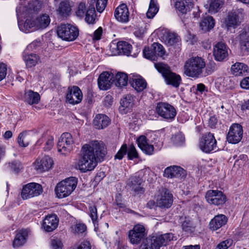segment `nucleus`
I'll use <instances>...</instances> for the list:
<instances>
[{
    "mask_svg": "<svg viewBox=\"0 0 249 249\" xmlns=\"http://www.w3.org/2000/svg\"><path fill=\"white\" fill-rule=\"evenodd\" d=\"M82 154L77 166L81 172L93 170L97 165L98 160H103L107 154L106 145L103 142L97 141L91 144H85L82 148Z\"/></svg>",
    "mask_w": 249,
    "mask_h": 249,
    "instance_id": "1",
    "label": "nucleus"
},
{
    "mask_svg": "<svg viewBox=\"0 0 249 249\" xmlns=\"http://www.w3.org/2000/svg\"><path fill=\"white\" fill-rule=\"evenodd\" d=\"M205 61L201 57H192L187 60L184 66V73L188 76L197 78L202 76Z\"/></svg>",
    "mask_w": 249,
    "mask_h": 249,
    "instance_id": "2",
    "label": "nucleus"
},
{
    "mask_svg": "<svg viewBox=\"0 0 249 249\" xmlns=\"http://www.w3.org/2000/svg\"><path fill=\"white\" fill-rule=\"evenodd\" d=\"M155 68L160 72L163 77L166 84L175 88H178L181 82V78L178 74L171 71L170 68L163 63L155 64Z\"/></svg>",
    "mask_w": 249,
    "mask_h": 249,
    "instance_id": "3",
    "label": "nucleus"
},
{
    "mask_svg": "<svg viewBox=\"0 0 249 249\" xmlns=\"http://www.w3.org/2000/svg\"><path fill=\"white\" fill-rule=\"evenodd\" d=\"M174 235L172 233H167L157 235H149L143 242L144 249H160L166 246L169 242L173 240Z\"/></svg>",
    "mask_w": 249,
    "mask_h": 249,
    "instance_id": "4",
    "label": "nucleus"
},
{
    "mask_svg": "<svg viewBox=\"0 0 249 249\" xmlns=\"http://www.w3.org/2000/svg\"><path fill=\"white\" fill-rule=\"evenodd\" d=\"M77 184V178L73 177L67 178L59 182L55 188V192L57 196L62 198L70 196L75 189Z\"/></svg>",
    "mask_w": 249,
    "mask_h": 249,
    "instance_id": "5",
    "label": "nucleus"
},
{
    "mask_svg": "<svg viewBox=\"0 0 249 249\" xmlns=\"http://www.w3.org/2000/svg\"><path fill=\"white\" fill-rule=\"evenodd\" d=\"M78 27L71 24H61L57 28V34L62 40L67 41L75 40L79 36Z\"/></svg>",
    "mask_w": 249,
    "mask_h": 249,
    "instance_id": "6",
    "label": "nucleus"
},
{
    "mask_svg": "<svg viewBox=\"0 0 249 249\" xmlns=\"http://www.w3.org/2000/svg\"><path fill=\"white\" fill-rule=\"evenodd\" d=\"M155 111L159 116L166 121H173L177 115L176 109L174 107L167 102L158 103Z\"/></svg>",
    "mask_w": 249,
    "mask_h": 249,
    "instance_id": "7",
    "label": "nucleus"
},
{
    "mask_svg": "<svg viewBox=\"0 0 249 249\" xmlns=\"http://www.w3.org/2000/svg\"><path fill=\"white\" fill-rule=\"evenodd\" d=\"M74 146V140L71 134L68 132L63 133L57 142L58 152L66 155L71 152Z\"/></svg>",
    "mask_w": 249,
    "mask_h": 249,
    "instance_id": "8",
    "label": "nucleus"
},
{
    "mask_svg": "<svg viewBox=\"0 0 249 249\" xmlns=\"http://www.w3.org/2000/svg\"><path fill=\"white\" fill-rule=\"evenodd\" d=\"M200 149L206 153H209L217 149V142L213 134L208 132L205 134L199 141Z\"/></svg>",
    "mask_w": 249,
    "mask_h": 249,
    "instance_id": "9",
    "label": "nucleus"
},
{
    "mask_svg": "<svg viewBox=\"0 0 249 249\" xmlns=\"http://www.w3.org/2000/svg\"><path fill=\"white\" fill-rule=\"evenodd\" d=\"M165 53L162 45L157 42L153 43L150 48L145 47L143 50V56L151 60H156L158 56L162 57Z\"/></svg>",
    "mask_w": 249,
    "mask_h": 249,
    "instance_id": "10",
    "label": "nucleus"
},
{
    "mask_svg": "<svg viewBox=\"0 0 249 249\" xmlns=\"http://www.w3.org/2000/svg\"><path fill=\"white\" fill-rule=\"evenodd\" d=\"M42 191L43 189L40 184L31 182L23 186L21 196L23 199H27L39 196Z\"/></svg>",
    "mask_w": 249,
    "mask_h": 249,
    "instance_id": "11",
    "label": "nucleus"
},
{
    "mask_svg": "<svg viewBox=\"0 0 249 249\" xmlns=\"http://www.w3.org/2000/svg\"><path fill=\"white\" fill-rule=\"evenodd\" d=\"M144 227L140 224L135 225L128 232V238L130 242L134 245H138L146 236Z\"/></svg>",
    "mask_w": 249,
    "mask_h": 249,
    "instance_id": "12",
    "label": "nucleus"
},
{
    "mask_svg": "<svg viewBox=\"0 0 249 249\" xmlns=\"http://www.w3.org/2000/svg\"><path fill=\"white\" fill-rule=\"evenodd\" d=\"M243 127L239 124H233L230 127L226 136L228 142L231 144L239 143L243 137Z\"/></svg>",
    "mask_w": 249,
    "mask_h": 249,
    "instance_id": "13",
    "label": "nucleus"
},
{
    "mask_svg": "<svg viewBox=\"0 0 249 249\" xmlns=\"http://www.w3.org/2000/svg\"><path fill=\"white\" fill-rule=\"evenodd\" d=\"M208 203L215 206H222L226 202L227 198L224 194L219 190H208L205 195Z\"/></svg>",
    "mask_w": 249,
    "mask_h": 249,
    "instance_id": "14",
    "label": "nucleus"
},
{
    "mask_svg": "<svg viewBox=\"0 0 249 249\" xmlns=\"http://www.w3.org/2000/svg\"><path fill=\"white\" fill-rule=\"evenodd\" d=\"M160 37L161 41L168 46L176 47L181 45V38L176 33L164 30L162 32Z\"/></svg>",
    "mask_w": 249,
    "mask_h": 249,
    "instance_id": "15",
    "label": "nucleus"
},
{
    "mask_svg": "<svg viewBox=\"0 0 249 249\" xmlns=\"http://www.w3.org/2000/svg\"><path fill=\"white\" fill-rule=\"evenodd\" d=\"M142 179L139 176H133L129 178L127 182L128 187L134 192V195H141L145 192V188L142 186Z\"/></svg>",
    "mask_w": 249,
    "mask_h": 249,
    "instance_id": "16",
    "label": "nucleus"
},
{
    "mask_svg": "<svg viewBox=\"0 0 249 249\" xmlns=\"http://www.w3.org/2000/svg\"><path fill=\"white\" fill-rule=\"evenodd\" d=\"M163 177L168 178H184L186 176V172L182 167L176 165L166 167L164 171Z\"/></svg>",
    "mask_w": 249,
    "mask_h": 249,
    "instance_id": "17",
    "label": "nucleus"
},
{
    "mask_svg": "<svg viewBox=\"0 0 249 249\" xmlns=\"http://www.w3.org/2000/svg\"><path fill=\"white\" fill-rule=\"evenodd\" d=\"M66 99V101L70 104H78L82 100L83 94L78 86L69 87Z\"/></svg>",
    "mask_w": 249,
    "mask_h": 249,
    "instance_id": "18",
    "label": "nucleus"
},
{
    "mask_svg": "<svg viewBox=\"0 0 249 249\" xmlns=\"http://www.w3.org/2000/svg\"><path fill=\"white\" fill-rule=\"evenodd\" d=\"M114 75L111 72L104 71L101 73L97 80L99 88L103 90H107L110 88L114 80Z\"/></svg>",
    "mask_w": 249,
    "mask_h": 249,
    "instance_id": "19",
    "label": "nucleus"
},
{
    "mask_svg": "<svg viewBox=\"0 0 249 249\" xmlns=\"http://www.w3.org/2000/svg\"><path fill=\"white\" fill-rule=\"evenodd\" d=\"M173 195L166 188L162 190L160 198L157 201V206L161 208H169L173 203Z\"/></svg>",
    "mask_w": 249,
    "mask_h": 249,
    "instance_id": "20",
    "label": "nucleus"
},
{
    "mask_svg": "<svg viewBox=\"0 0 249 249\" xmlns=\"http://www.w3.org/2000/svg\"><path fill=\"white\" fill-rule=\"evenodd\" d=\"M213 54L215 59L218 61L224 60L228 56V47L223 42H218L213 47Z\"/></svg>",
    "mask_w": 249,
    "mask_h": 249,
    "instance_id": "21",
    "label": "nucleus"
},
{
    "mask_svg": "<svg viewBox=\"0 0 249 249\" xmlns=\"http://www.w3.org/2000/svg\"><path fill=\"white\" fill-rule=\"evenodd\" d=\"M114 17L118 21L122 23H127L129 21V12L126 4H121L116 8Z\"/></svg>",
    "mask_w": 249,
    "mask_h": 249,
    "instance_id": "22",
    "label": "nucleus"
},
{
    "mask_svg": "<svg viewBox=\"0 0 249 249\" xmlns=\"http://www.w3.org/2000/svg\"><path fill=\"white\" fill-rule=\"evenodd\" d=\"M134 98L131 94L124 96L120 101L119 109L121 113L125 114L130 112L134 106Z\"/></svg>",
    "mask_w": 249,
    "mask_h": 249,
    "instance_id": "23",
    "label": "nucleus"
},
{
    "mask_svg": "<svg viewBox=\"0 0 249 249\" xmlns=\"http://www.w3.org/2000/svg\"><path fill=\"white\" fill-rule=\"evenodd\" d=\"M53 164V159L48 156H44L40 160H36L35 163L36 169L40 172L48 171Z\"/></svg>",
    "mask_w": 249,
    "mask_h": 249,
    "instance_id": "24",
    "label": "nucleus"
},
{
    "mask_svg": "<svg viewBox=\"0 0 249 249\" xmlns=\"http://www.w3.org/2000/svg\"><path fill=\"white\" fill-rule=\"evenodd\" d=\"M227 217L223 214H218L211 220L209 224V229L215 231L225 225L228 222Z\"/></svg>",
    "mask_w": 249,
    "mask_h": 249,
    "instance_id": "25",
    "label": "nucleus"
},
{
    "mask_svg": "<svg viewBox=\"0 0 249 249\" xmlns=\"http://www.w3.org/2000/svg\"><path fill=\"white\" fill-rule=\"evenodd\" d=\"M58 222L59 220L56 214L48 215L43 220L42 226L45 231H52L57 227Z\"/></svg>",
    "mask_w": 249,
    "mask_h": 249,
    "instance_id": "26",
    "label": "nucleus"
},
{
    "mask_svg": "<svg viewBox=\"0 0 249 249\" xmlns=\"http://www.w3.org/2000/svg\"><path fill=\"white\" fill-rule=\"evenodd\" d=\"M240 24L239 13L236 11H231L228 15L225 20V25L228 30L231 28L235 29Z\"/></svg>",
    "mask_w": 249,
    "mask_h": 249,
    "instance_id": "27",
    "label": "nucleus"
},
{
    "mask_svg": "<svg viewBox=\"0 0 249 249\" xmlns=\"http://www.w3.org/2000/svg\"><path fill=\"white\" fill-rule=\"evenodd\" d=\"M111 120L104 114H97L93 120V124L96 129H103L110 124Z\"/></svg>",
    "mask_w": 249,
    "mask_h": 249,
    "instance_id": "28",
    "label": "nucleus"
},
{
    "mask_svg": "<svg viewBox=\"0 0 249 249\" xmlns=\"http://www.w3.org/2000/svg\"><path fill=\"white\" fill-rule=\"evenodd\" d=\"M137 141L138 146L144 153L148 155L153 154L154 147L153 145L148 143V140L145 136H140Z\"/></svg>",
    "mask_w": 249,
    "mask_h": 249,
    "instance_id": "29",
    "label": "nucleus"
},
{
    "mask_svg": "<svg viewBox=\"0 0 249 249\" xmlns=\"http://www.w3.org/2000/svg\"><path fill=\"white\" fill-rule=\"evenodd\" d=\"M28 231L25 229H22L16 234L13 243L14 248H18L23 245L26 242L28 236Z\"/></svg>",
    "mask_w": 249,
    "mask_h": 249,
    "instance_id": "30",
    "label": "nucleus"
},
{
    "mask_svg": "<svg viewBox=\"0 0 249 249\" xmlns=\"http://www.w3.org/2000/svg\"><path fill=\"white\" fill-rule=\"evenodd\" d=\"M132 45L127 42L121 41H119L117 44V50L119 54H123L126 56L130 55L132 50ZM133 57L137 55L135 53L131 54Z\"/></svg>",
    "mask_w": 249,
    "mask_h": 249,
    "instance_id": "31",
    "label": "nucleus"
},
{
    "mask_svg": "<svg viewBox=\"0 0 249 249\" xmlns=\"http://www.w3.org/2000/svg\"><path fill=\"white\" fill-rule=\"evenodd\" d=\"M53 137L52 136H42L36 142V146H40L44 142L43 147L45 151H50L53 147L54 144Z\"/></svg>",
    "mask_w": 249,
    "mask_h": 249,
    "instance_id": "32",
    "label": "nucleus"
},
{
    "mask_svg": "<svg viewBox=\"0 0 249 249\" xmlns=\"http://www.w3.org/2000/svg\"><path fill=\"white\" fill-rule=\"evenodd\" d=\"M71 5L68 0L61 1L59 4L57 12L62 17H67L71 11Z\"/></svg>",
    "mask_w": 249,
    "mask_h": 249,
    "instance_id": "33",
    "label": "nucleus"
},
{
    "mask_svg": "<svg viewBox=\"0 0 249 249\" xmlns=\"http://www.w3.org/2000/svg\"><path fill=\"white\" fill-rule=\"evenodd\" d=\"M194 3L192 0L178 1L175 3L176 8L182 14H186L193 7Z\"/></svg>",
    "mask_w": 249,
    "mask_h": 249,
    "instance_id": "34",
    "label": "nucleus"
},
{
    "mask_svg": "<svg viewBox=\"0 0 249 249\" xmlns=\"http://www.w3.org/2000/svg\"><path fill=\"white\" fill-rule=\"evenodd\" d=\"M248 70V66L243 63L236 62L231 67V73L235 76L245 74Z\"/></svg>",
    "mask_w": 249,
    "mask_h": 249,
    "instance_id": "35",
    "label": "nucleus"
},
{
    "mask_svg": "<svg viewBox=\"0 0 249 249\" xmlns=\"http://www.w3.org/2000/svg\"><path fill=\"white\" fill-rule=\"evenodd\" d=\"M130 85L138 92L143 91L147 86V83L145 80L140 78H133L129 79Z\"/></svg>",
    "mask_w": 249,
    "mask_h": 249,
    "instance_id": "36",
    "label": "nucleus"
},
{
    "mask_svg": "<svg viewBox=\"0 0 249 249\" xmlns=\"http://www.w3.org/2000/svg\"><path fill=\"white\" fill-rule=\"evenodd\" d=\"M36 30L46 28L50 23V18L47 14H43L34 19Z\"/></svg>",
    "mask_w": 249,
    "mask_h": 249,
    "instance_id": "37",
    "label": "nucleus"
},
{
    "mask_svg": "<svg viewBox=\"0 0 249 249\" xmlns=\"http://www.w3.org/2000/svg\"><path fill=\"white\" fill-rule=\"evenodd\" d=\"M85 20L89 24H94L95 22V10L93 0L89 2L88 9L85 14Z\"/></svg>",
    "mask_w": 249,
    "mask_h": 249,
    "instance_id": "38",
    "label": "nucleus"
},
{
    "mask_svg": "<svg viewBox=\"0 0 249 249\" xmlns=\"http://www.w3.org/2000/svg\"><path fill=\"white\" fill-rule=\"evenodd\" d=\"M18 27L21 31L25 33L36 30L34 19H27L24 22H19Z\"/></svg>",
    "mask_w": 249,
    "mask_h": 249,
    "instance_id": "39",
    "label": "nucleus"
},
{
    "mask_svg": "<svg viewBox=\"0 0 249 249\" xmlns=\"http://www.w3.org/2000/svg\"><path fill=\"white\" fill-rule=\"evenodd\" d=\"M24 98L25 101L30 105L37 104L40 99L39 93L31 90L25 93Z\"/></svg>",
    "mask_w": 249,
    "mask_h": 249,
    "instance_id": "40",
    "label": "nucleus"
},
{
    "mask_svg": "<svg viewBox=\"0 0 249 249\" xmlns=\"http://www.w3.org/2000/svg\"><path fill=\"white\" fill-rule=\"evenodd\" d=\"M115 85L119 88L125 86L128 82L127 75L123 72H118L115 76Z\"/></svg>",
    "mask_w": 249,
    "mask_h": 249,
    "instance_id": "41",
    "label": "nucleus"
},
{
    "mask_svg": "<svg viewBox=\"0 0 249 249\" xmlns=\"http://www.w3.org/2000/svg\"><path fill=\"white\" fill-rule=\"evenodd\" d=\"M215 24L214 19L212 17H207L200 23L201 29L204 31H209L213 28Z\"/></svg>",
    "mask_w": 249,
    "mask_h": 249,
    "instance_id": "42",
    "label": "nucleus"
},
{
    "mask_svg": "<svg viewBox=\"0 0 249 249\" xmlns=\"http://www.w3.org/2000/svg\"><path fill=\"white\" fill-rule=\"evenodd\" d=\"M24 60L28 68H32L37 63L39 60V57L36 54L30 53L24 56Z\"/></svg>",
    "mask_w": 249,
    "mask_h": 249,
    "instance_id": "43",
    "label": "nucleus"
},
{
    "mask_svg": "<svg viewBox=\"0 0 249 249\" xmlns=\"http://www.w3.org/2000/svg\"><path fill=\"white\" fill-rule=\"evenodd\" d=\"M89 216L91 219L92 223L94 226V229L96 230L98 228V218L97 209L95 205H91L89 207Z\"/></svg>",
    "mask_w": 249,
    "mask_h": 249,
    "instance_id": "44",
    "label": "nucleus"
},
{
    "mask_svg": "<svg viewBox=\"0 0 249 249\" xmlns=\"http://www.w3.org/2000/svg\"><path fill=\"white\" fill-rule=\"evenodd\" d=\"M159 8L157 5V0H150L149 8L146 13V16L148 18H153L157 14Z\"/></svg>",
    "mask_w": 249,
    "mask_h": 249,
    "instance_id": "45",
    "label": "nucleus"
},
{
    "mask_svg": "<svg viewBox=\"0 0 249 249\" xmlns=\"http://www.w3.org/2000/svg\"><path fill=\"white\" fill-rule=\"evenodd\" d=\"M205 66L202 76H206L211 74L216 69V65L213 61H210L207 63H205Z\"/></svg>",
    "mask_w": 249,
    "mask_h": 249,
    "instance_id": "46",
    "label": "nucleus"
},
{
    "mask_svg": "<svg viewBox=\"0 0 249 249\" xmlns=\"http://www.w3.org/2000/svg\"><path fill=\"white\" fill-rule=\"evenodd\" d=\"M27 137L28 135L26 131L19 133L17 142L20 146L25 147L29 145V142L27 140Z\"/></svg>",
    "mask_w": 249,
    "mask_h": 249,
    "instance_id": "47",
    "label": "nucleus"
},
{
    "mask_svg": "<svg viewBox=\"0 0 249 249\" xmlns=\"http://www.w3.org/2000/svg\"><path fill=\"white\" fill-rule=\"evenodd\" d=\"M220 0H211L210 3L209 12L216 13L218 12L221 6Z\"/></svg>",
    "mask_w": 249,
    "mask_h": 249,
    "instance_id": "48",
    "label": "nucleus"
},
{
    "mask_svg": "<svg viewBox=\"0 0 249 249\" xmlns=\"http://www.w3.org/2000/svg\"><path fill=\"white\" fill-rule=\"evenodd\" d=\"M8 166L10 169L15 173H18L22 168L21 163L18 160H14L11 163H9Z\"/></svg>",
    "mask_w": 249,
    "mask_h": 249,
    "instance_id": "49",
    "label": "nucleus"
},
{
    "mask_svg": "<svg viewBox=\"0 0 249 249\" xmlns=\"http://www.w3.org/2000/svg\"><path fill=\"white\" fill-rule=\"evenodd\" d=\"M185 140V138L182 134L178 133L175 134L172 137V141L174 144L180 145L183 143Z\"/></svg>",
    "mask_w": 249,
    "mask_h": 249,
    "instance_id": "50",
    "label": "nucleus"
},
{
    "mask_svg": "<svg viewBox=\"0 0 249 249\" xmlns=\"http://www.w3.org/2000/svg\"><path fill=\"white\" fill-rule=\"evenodd\" d=\"M138 157V153L133 144H131L128 148L127 151V158L129 160H132Z\"/></svg>",
    "mask_w": 249,
    "mask_h": 249,
    "instance_id": "51",
    "label": "nucleus"
},
{
    "mask_svg": "<svg viewBox=\"0 0 249 249\" xmlns=\"http://www.w3.org/2000/svg\"><path fill=\"white\" fill-rule=\"evenodd\" d=\"M248 160L247 155L245 154L240 155L235 161L234 165H237L239 168L243 166Z\"/></svg>",
    "mask_w": 249,
    "mask_h": 249,
    "instance_id": "52",
    "label": "nucleus"
},
{
    "mask_svg": "<svg viewBox=\"0 0 249 249\" xmlns=\"http://www.w3.org/2000/svg\"><path fill=\"white\" fill-rule=\"evenodd\" d=\"M127 147L126 144H124L115 156V159L122 160L124 156L126 154Z\"/></svg>",
    "mask_w": 249,
    "mask_h": 249,
    "instance_id": "53",
    "label": "nucleus"
},
{
    "mask_svg": "<svg viewBox=\"0 0 249 249\" xmlns=\"http://www.w3.org/2000/svg\"><path fill=\"white\" fill-rule=\"evenodd\" d=\"M86 4L84 2H80L78 6L77 10L76 12V15L77 17L83 18L85 16L86 13Z\"/></svg>",
    "mask_w": 249,
    "mask_h": 249,
    "instance_id": "54",
    "label": "nucleus"
},
{
    "mask_svg": "<svg viewBox=\"0 0 249 249\" xmlns=\"http://www.w3.org/2000/svg\"><path fill=\"white\" fill-rule=\"evenodd\" d=\"M233 241L231 239H227L218 244L215 249H227L231 246Z\"/></svg>",
    "mask_w": 249,
    "mask_h": 249,
    "instance_id": "55",
    "label": "nucleus"
},
{
    "mask_svg": "<svg viewBox=\"0 0 249 249\" xmlns=\"http://www.w3.org/2000/svg\"><path fill=\"white\" fill-rule=\"evenodd\" d=\"M107 0H97L96 3V8L97 11L99 13H102L105 9Z\"/></svg>",
    "mask_w": 249,
    "mask_h": 249,
    "instance_id": "56",
    "label": "nucleus"
},
{
    "mask_svg": "<svg viewBox=\"0 0 249 249\" xmlns=\"http://www.w3.org/2000/svg\"><path fill=\"white\" fill-rule=\"evenodd\" d=\"M217 122L218 118L216 115L211 116L208 121V126L211 128H215Z\"/></svg>",
    "mask_w": 249,
    "mask_h": 249,
    "instance_id": "57",
    "label": "nucleus"
},
{
    "mask_svg": "<svg viewBox=\"0 0 249 249\" xmlns=\"http://www.w3.org/2000/svg\"><path fill=\"white\" fill-rule=\"evenodd\" d=\"M7 66L3 63H0V81L5 78L7 74Z\"/></svg>",
    "mask_w": 249,
    "mask_h": 249,
    "instance_id": "58",
    "label": "nucleus"
},
{
    "mask_svg": "<svg viewBox=\"0 0 249 249\" xmlns=\"http://www.w3.org/2000/svg\"><path fill=\"white\" fill-rule=\"evenodd\" d=\"M51 246L52 249H62V248L61 241L57 239H52Z\"/></svg>",
    "mask_w": 249,
    "mask_h": 249,
    "instance_id": "59",
    "label": "nucleus"
},
{
    "mask_svg": "<svg viewBox=\"0 0 249 249\" xmlns=\"http://www.w3.org/2000/svg\"><path fill=\"white\" fill-rule=\"evenodd\" d=\"M182 227L183 231L188 232H192L194 229L190 221H184L182 224Z\"/></svg>",
    "mask_w": 249,
    "mask_h": 249,
    "instance_id": "60",
    "label": "nucleus"
},
{
    "mask_svg": "<svg viewBox=\"0 0 249 249\" xmlns=\"http://www.w3.org/2000/svg\"><path fill=\"white\" fill-rule=\"evenodd\" d=\"M73 249H91V246L89 242L84 241L79 245L74 246Z\"/></svg>",
    "mask_w": 249,
    "mask_h": 249,
    "instance_id": "61",
    "label": "nucleus"
},
{
    "mask_svg": "<svg viewBox=\"0 0 249 249\" xmlns=\"http://www.w3.org/2000/svg\"><path fill=\"white\" fill-rule=\"evenodd\" d=\"M87 229L86 226L83 223L77 224L75 225L74 230L76 233H82L86 231Z\"/></svg>",
    "mask_w": 249,
    "mask_h": 249,
    "instance_id": "62",
    "label": "nucleus"
},
{
    "mask_svg": "<svg viewBox=\"0 0 249 249\" xmlns=\"http://www.w3.org/2000/svg\"><path fill=\"white\" fill-rule=\"evenodd\" d=\"M103 33L102 28L100 27L96 30L93 33V39L98 40L101 39Z\"/></svg>",
    "mask_w": 249,
    "mask_h": 249,
    "instance_id": "63",
    "label": "nucleus"
},
{
    "mask_svg": "<svg viewBox=\"0 0 249 249\" xmlns=\"http://www.w3.org/2000/svg\"><path fill=\"white\" fill-rule=\"evenodd\" d=\"M241 87L244 89H249V77L244 78L240 82Z\"/></svg>",
    "mask_w": 249,
    "mask_h": 249,
    "instance_id": "64",
    "label": "nucleus"
}]
</instances>
